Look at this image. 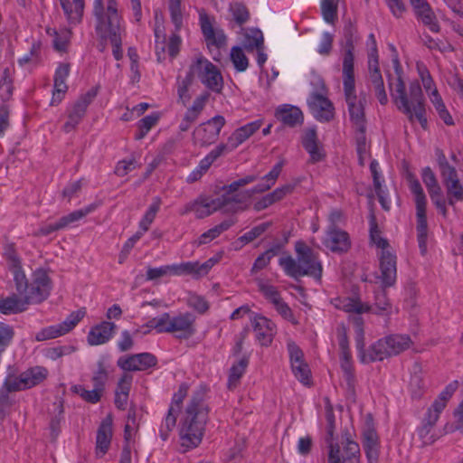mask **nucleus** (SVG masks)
Masks as SVG:
<instances>
[{
    "label": "nucleus",
    "instance_id": "5fc2aeb1",
    "mask_svg": "<svg viewBox=\"0 0 463 463\" xmlns=\"http://www.w3.org/2000/svg\"><path fill=\"white\" fill-rule=\"evenodd\" d=\"M373 313L380 316H388L392 312V305L384 289L375 292Z\"/></svg>",
    "mask_w": 463,
    "mask_h": 463
},
{
    "label": "nucleus",
    "instance_id": "5701e85b",
    "mask_svg": "<svg viewBox=\"0 0 463 463\" xmlns=\"http://www.w3.org/2000/svg\"><path fill=\"white\" fill-rule=\"evenodd\" d=\"M345 53L343 56V74H354V50L358 40L357 30L351 23L344 28Z\"/></svg>",
    "mask_w": 463,
    "mask_h": 463
},
{
    "label": "nucleus",
    "instance_id": "774afa93",
    "mask_svg": "<svg viewBox=\"0 0 463 463\" xmlns=\"http://www.w3.org/2000/svg\"><path fill=\"white\" fill-rule=\"evenodd\" d=\"M198 261H186L173 264L174 276H198Z\"/></svg>",
    "mask_w": 463,
    "mask_h": 463
},
{
    "label": "nucleus",
    "instance_id": "72a5a7b5",
    "mask_svg": "<svg viewBox=\"0 0 463 463\" xmlns=\"http://www.w3.org/2000/svg\"><path fill=\"white\" fill-rule=\"evenodd\" d=\"M276 118L283 124L289 127H294L298 124H301L303 121L302 111L291 105H282L276 109Z\"/></svg>",
    "mask_w": 463,
    "mask_h": 463
},
{
    "label": "nucleus",
    "instance_id": "c03bdc74",
    "mask_svg": "<svg viewBox=\"0 0 463 463\" xmlns=\"http://www.w3.org/2000/svg\"><path fill=\"white\" fill-rule=\"evenodd\" d=\"M243 47L247 52H252L264 44L262 32L258 28H248L243 33Z\"/></svg>",
    "mask_w": 463,
    "mask_h": 463
},
{
    "label": "nucleus",
    "instance_id": "c756f323",
    "mask_svg": "<svg viewBox=\"0 0 463 463\" xmlns=\"http://www.w3.org/2000/svg\"><path fill=\"white\" fill-rule=\"evenodd\" d=\"M112 419L107 416L102 420L96 437V455L103 457L109 450L112 439Z\"/></svg>",
    "mask_w": 463,
    "mask_h": 463
},
{
    "label": "nucleus",
    "instance_id": "b1692460",
    "mask_svg": "<svg viewBox=\"0 0 463 463\" xmlns=\"http://www.w3.org/2000/svg\"><path fill=\"white\" fill-rule=\"evenodd\" d=\"M27 390L22 373L19 375L8 373L0 387V411L12 404L11 392Z\"/></svg>",
    "mask_w": 463,
    "mask_h": 463
},
{
    "label": "nucleus",
    "instance_id": "6e6552de",
    "mask_svg": "<svg viewBox=\"0 0 463 463\" xmlns=\"http://www.w3.org/2000/svg\"><path fill=\"white\" fill-rule=\"evenodd\" d=\"M335 425L326 426V442L328 444L327 463H361L359 444L346 431L342 436V447L333 441Z\"/></svg>",
    "mask_w": 463,
    "mask_h": 463
},
{
    "label": "nucleus",
    "instance_id": "680f3d73",
    "mask_svg": "<svg viewBox=\"0 0 463 463\" xmlns=\"http://www.w3.org/2000/svg\"><path fill=\"white\" fill-rule=\"evenodd\" d=\"M421 179L430 195L441 191V188L438 184L436 175L434 172L430 169V167L427 166L422 169Z\"/></svg>",
    "mask_w": 463,
    "mask_h": 463
},
{
    "label": "nucleus",
    "instance_id": "bb28decb",
    "mask_svg": "<svg viewBox=\"0 0 463 463\" xmlns=\"http://www.w3.org/2000/svg\"><path fill=\"white\" fill-rule=\"evenodd\" d=\"M200 25L207 45L222 47L226 43V36L222 29L213 26V20L204 13L200 14Z\"/></svg>",
    "mask_w": 463,
    "mask_h": 463
},
{
    "label": "nucleus",
    "instance_id": "20e7f679",
    "mask_svg": "<svg viewBox=\"0 0 463 463\" xmlns=\"http://www.w3.org/2000/svg\"><path fill=\"white\" fill-rule=\"evenodd\" d=\"M357 325V339L358 357L361 363L370 364L375 361H383L385 358L397 355L407 350L411 344V340L407 335H391L379 339L373 344L367 350L364 346V330L363 320L361 317L355 320Z\"/></svg>",
    "mask_w": 463,
    "mask_h": 463
},
{
    "label": "nucleus",
    "instance_id": "1a4fd4ad",
    "mask_svg": "<svg viewBox=\"0 0 463 463\" xmlns=\"http://www.w3.org/2000/svg\"><path fill=\"white\" fill-rule=\"evenodd\" d=\"M372 242L381 250L380 269L381 280L384 288L391 287L396 280V256L392 253L388 241L382 238L375 223H372L370 229Z\"/></svg>",
    "mask_w": 463,
    "mask_h": 463
},
{
    "label": "nucleus",
    "instance_id": "79ce46f5",
    "mask_svg": "<svg viewBox=\"0 0 463 463\" xmlns=\"http://www.w3.org/2000/svg\"><path fill=\"white\" fill-rule=\"evenodd\" d=\"M284 161H279L272 169L262 177V182L257 184L253 188L254 193H264L269 190L277 182L282 168L284 166Z\"/></svg>",
    "mask_w": 463,
    "mask_h": 463
},
{
    "label": "nucleus",
    "instance_id": "3c124183",
    "mask_svg": "<svg viewBox=\"0 0 463 463\" xmlns=\"http://www.w3.org/2000/svg\"><path fill=\"white\" fill-rule=\"evenodd\" d=\"M168 9L171 22L175 26V31L179 32L184 25V7L181 0H169Z\"/></svg>",
    "mask_w": 463,
    "mask_h": 463
},
{
    "label": "nucleus",
    "instance_id": "8fccbe9b",
    "mask_svg": "<svg viewBox=\"0 0 463 463\" xmlns=\"http://www.w3.org/2000/svg\"><path fill=\"white\" fill-rule=\"evenodd\" d=\"M161 199L155 197L152 203L149 205L142 219L139 222V229L146 232L149 230L150 225L154 222L157 213L160 210Z\"/></svg>",
    "mask_w": 463,
    "mask_h": 463
},
{
    "label": "nucleus",
    "instance_id": "a19ab883",
    "mask_svg": "<svg viewBox=\"0 0 463 463\" xmlns=\"http://www.w3.org/2000/svg\"><path fill=\"white\" fill-rule=\"evenodd\" d=\"M27 389L41 384L49 375V371L43 366L30 367L22 373Z\"/></svg>",
    "mask_w": 463,
    "mask_h": 463
},
{
    "label": "nucleus",
    "instance_id": "f704fd0d",
    "mask_svg": "<svg viewBox=\"0 0 463 463\" xmlns=\"http://www.w3.org/2000/svg\"><path fill=\"white\" fill-rule=\"evenodd\" d=\"M154 34L157 60L162 61L165 59V32L163 16L157 11L155 12Z\"/></svg>",
    "mask_w": 463,
    "mask_h": 463
},
{
    "label": "nucleus",
    "instance_id": "e433bc0d",
    "mask_svg": "<svg viewBox=\"0 0 463 463\" xmlns=\"http://www.w3.org/2000/svg\"><path fill=\"white\" fill-rule=\"evenodd\" d=\"M304 148L310 155L313 162H318L323 158V153L318 146L317 132L314 128L307 129L302 139Z\"/></svg>",
    "mask_w": 463,
    "mask_h": 463
},
{
    "label": "nucleus",
    "instance_id": "aec40b11",
    "mask_svg": "<svg viewBox=\"0 0 463 463\" xmlns=\"http://www.w3.org/2000/svg\"><path fill=\"white\" fill-rule=\"evenodd\" d=\"M291 370L295 377L303 384L310 383V370L304 360V354L301 349L294 343L288 344Z\"/></svg>",
    "mask_w": 463,
    "mask_h": 463
},
{
    "label": "nucleus",
    "instance_id": "393cba45",
    "mask_svg": "<svg viewBox=\"0 0 463 463\" xmlns=\"http://www.w3.org/2000/svg\"><path fill=\"white\" fill-rule=\"evenodd\" d=\"M156 364V357L149 353H141L118 359V365L124 371H144Z\"/></svg>",
    "mask_w": 463,
    "mask_h": 463
},
{
    "label": "nucleus",
    "instance_id": "f03ea898",
    "mask_svg": "<svg viewBox=\"0 0 463 463\" xmlns=\"http://www.w3.org/2000/svg\"><path fill=\"white\" fill-rule=\"evenodd\" d=\"M92 13L95 18L97 34L109 40L112 45V54L117 61L123 57L122 39L126 34L123 18L118 12L116 0H94Z\"/></svg>",
    "mask_w": 463,
    "mask_h": 463
},
{
    "label": "nucleus",
    "instance_id": "a18cd8bd",
    "mask_svg": "<svg viewBox=\"0 0 463 463\" xmlns=\"http://www.w3.org/2000/svg\"><path fill=\"white\" fill-rule=\"evenodd\" d=\"M226 155V147L223 143L219 144L213 150H211L201 161L197 168L205 175L211 165L222 156Z\"/></svg>",
    "mask_w": 463,
    "mask_h": 463
},
{
    "label": "nucleus",
    "instance_id": "864d4df0",
    "mask_svg": "<svg viewBox=\"0 0 463 463\" xmlns=\"http://www.w3.org/2000/svg\"><path fill=\"white\" fill-rule=\"evenodd\" d=\"M230 60L236 71H245L249 67V59L240 46H233L230 52Z\"/></svg>",
    "mask_w": 463,
    "mask_h": 463
},
{
    "label": "nucleus",
    "instance_id": "9d476101",
    "mask_svg": "<svg viewBox=\"0 0 463 463\" xmlns=\"http://www.w3.org/2000/svg\"><path fill=\"white\" fill-rule=\"evenodd\" d=\"M409 188L414 196L416 205V230L419 248L421 254L427 251L428 223H427V199L419 180L410 175L408 176Z\"/></svg>",
    "mask_w": 463,
    "mask_h": 463
},
{
    "label": "nucleus",
    "instance_id": "c85d7f7f",
    "mask_svg": "<svg viewBox=\"0 0 463 463\" xmlns=\"http://www.w3.org/2000/svg\"><path fill=\"white\" fill-rule=\"evenodd\" d=\"M70 74V65L68 63H60L54 73V85L51 105H58L64 98L68 90L66 80Z\"/></svg>",
    "mask_w": 463,
    "mask_h": 463
},
{
    "label": "nucleus",
    "instance_id": "f3484780",
    "mask_svg": "<svg viewBox=\"0 0 463 463\" xmlns=\"http://www.w3.org/2000/svg\"><path fill=\"white\" fill-rule=\"evenodd\" d=\"M85 312L81 310L72 312L61 323L43 328L36 334L35 339L37 341H45L61 336L73 329L83 318Z\"/></svg>",
    "mask_w": 463,
    "mask_h": 463
},
{
    "label": "nucleus",
    "instance_id": "2f4dec72",
    "mask_svg": "<svg viewBox=\"0 0 463 463\" xmlns=\"http://www.w3.org/2000/svg\"><path fill=\"white\" fill-rule=\"evenodd\" d=\"M371 63V60H368L369 69V81L371 88L373 90L375 97L378 99L382 105H385L388 102V97L384 89L383 80L378 66V60L375 62Z\"/></svg>",
    "mask_w": 463,
    "mask_h": 463
},
{
    "label": "nucleus",
    "instance_id": "4468645a",
    "mask_svg": "<svg viewBox=\"0 0 463 463\" xmlns=\"http://www.w3.org/2000/svg\"><path fill=\"white\" fill-rule=\"evenodd\" d=\"M52 289L51 279L44 269H36L33 274V282L23 296L30 304H38L48 298Z\"/></svg>",
    "mask_w": 463,
    "mask_h": 463
},
{
    "label": "nucleus",
    "instance_id": "cd10ccee",
    "mask_svg": "<svg viewBox=\"0 0 463 463\" xmlns=\"http://www.w3.org/2000/svg\"><path fill=\"white\" fill-rule=\"evenodd\" d=\"M331 304L337 309L346 313L363 314L372 310V307L363 303L357 295L336 297L331 299Z\"/></svg>",
    "mask_w": 463,
    "mask_h": 463
},
{
    "label": "nucleus",
    "instance_id": "7c9ffc66",
    "mask_svg": "<svg viewBox=\"0 0 463 463\" xmlns=\"http://www.w3.org/2000/svg\"><path fill=\"white\" fill-rule=\"evenodd\" d=\"M116 325L112 322L103 321L90 330L87 341L90 345H99L107 343L114 335Z\"/></svg>",
    "mask_w": 463,
    "mask_h": 463
},
{
    "label": "nucleus",
    "instance_id": "7ed1b4c3",
    "mask_svg": "<svg viewBox=\"0 0 463 463\" xmlns=\"http://www.w3.org/2000/svg\"><path fill=\"white\" fill-rule=\"evenodd\" d=\"M394 62L397 78L389 83L393 102L397 109L405 114L411 122L417 120L425 128L427 127L426 109L420 85L418 81L414 80L410 83L409 90H407L398 71L399 62L397 60Z\"/></svg>",
    "mask_w": 463,
    "mask_h": 463
},
{
    "label": "nucleus",
    "instance_id": "a878e982",
    "mask_svg": "<svg viewBox=\"0 0 463 463\" xmlns=\"http://www.w3.org/2000/svg\"><path fill=\"white\" fill-rule=\"evenodd\" d=\"M261 126V120H255L235 129L228 137L227 143L224 144V146L226 147V154L236 149L240 145L257 132Z\"/></svg>",
    "mask_w": 463,
    "mask_h": 463
},
{
    "label": "nucleus",
    "instance_id": "2eb2a0df",
    "mask_svg": "<svg viewBox=\"0 0 463 463\" xmlns=\"http://www.w3.org/2000/svg\"><path fill=\"white\" fill-rule=\"evenodd\" d=\"M187 392V384L182 383L179 386L178 391L175 393H174L170 407L159 429V435L163 440H166L168 439L169 433L175 427L177 415L180 413L181 410V404L183 403L184 398L186 397Z\"/></svg>",
    "mask_w": 463,
    "mask_h": 463
},
{
    "label": "nucleus",
    "instance_id": "39448f33",
    "mask_svg": "<svg viewBox=\"0 0 463 463\" xmlns=\"http://www.w3.org/2000/svg\"><path fill=\"white\" fill-rule=\"evenodd\" d=\"M297 258L291 256L280 258L279 265L285 273L294 279L308 276L320 281L323 267L318 260L317 254L303 241H297L295 244Z\"/></svg>",
    "mask_w": 463,
    "mask_h": 463
},
{
    "label": "nucleus",
    "instance_id": "603ef678",
    "mask_svg": "<svg viewBox=\"0 0 463 463\" xmlns=\"http://www.w3.org/2000/svg\"><path fill=\"white\" fill-rule=\"evenodd\" d=\"M429 98H430L431 103L433 104L440 119H442L446 125H449V126L453 125L454 124L453 118H452L451 115L449 114V112L448 111V109L442 100V98L440 97L439 92L436 91L434 93H430Z\"/></svg>",
    "mask_w": 463,
    "mask_h": 463
},
{
    "label": "nucleus",
    "instance_id": "dca6fc26",
    "mask_svg": "<svg viewBox=\"0 0 463 463\" xmlns=\"http://www.w3.org/2000/svg\"><path fill=\"white\" fill-rule=\"evenodd\" d=\"M225 122L224 117L217 115L199 125L193 132L194 143L200 146L211 145L218 138Z\"/></svg>",
    "mask_w": 463,
    "mask_h": 463
},
{
    "label": "nucleus",
    "instance_id": "a211bd4d",
    "mask_svg": "<svg viewBox=\"0 0 463 463\" xmlns=\"http://www.w3.org/2000/svg\"><path fill=\"white\" fill-rule=\"evenodd\" d=\"M96 94L95 90H89L68 109V120L63 126L65 132H71L80 124Z\"/></svg>",
    "mask_w": 463,
    "mask_h": 463
},
{
    "label": "nucleus",
    "instance_id": "37998d69",
    "mask_svg": "<svg viewBox=\"0 0 463 463\" xmlns=\"http://www.w3.org/2000/svg\"><path fill=\"white\" fill-rule=\"evenodd\" d=\"M194 80V76L191 74V71L188 70L184 77H177L176 79V91L179 101L182 102L184 106H186L191 99V87Z\"/></svg>",
    "mask_w": 463,
    "mask_h": 463
},
{
    "label": "nucleus",
    "instance_id": "e2e57ef3",
    "mask_svg": "<svg viewBox=\"0 0 463 463\" xmlns=\"http://www.w3.org/2000/svg\"><path fill=\"white\" fill-rule=\"evenodd\" d=\"M279 247L276 246L260 254L255 260L253 266L251 268V271L257 272L266 268L269 264L271 259L279 253Z\"/></svg>",
    "mask_w": 463,
    "mask_h": 463
},
{
    "label": "nucleus",
    "instance_id": "0eeeda50",
    "mask_svg": "<svg viewBox=\"0 0 463 463\" xmlns=\"http://www.w3.org/2000/svg\"><path fill=\"white\" fill-rule=\"evenodd\" d=\"M240 210L239 200L234 196L222 194L219 197H213L206 194H200L193 201L185 203L180 210L181 215L194 213L195 218L204 219L213 213L222 211L223 213H236Z\"/></svg>",
    "mask_w": 463,
    "mask_h": 463
},
{
    "label": "nucleus",
    "instance_id": "338daca9",
    "mask_svg": "<svg viewBox=\"0 0 463 463\" xmlns=\"http://www.w3.org/2000/svg\"><path fill=\"white\" fill-rule=\"evenodd\" d=\"M146 280H156L164 277L174 276L173 264L160 267H148L146 269Z\"/></svg>",
    "mask_w": 463,
    "mask_h": 463
},
{
    "label": "nucleus",
    "instance_id": "412c9836",
    "mask_svg": "<svg viewBox=\"0 0 463 463\" xmlns=\"http://www.w3.org/2000/svg\"><path fill=\"white\" fill-rule=\"evenodd\" d=\"M326 248L334 253H345L351 248V239L345 231L334 226H328L323 241Z\"/></svg>",
    "mask_w": 463,
    "mask_h": 463
},
{
    "label": "nucleus",
    "instance_id": "052dcab7",
    "mask_svg": "<svg viewBox=\"0 0 463 463\" xmlns=\"http://www.w3.org/2000/svg\"><path fill=\"white\" fill-rule=\"evenodd\" d=\"M321 13L327 24H334L337 18V2L335 0H322Z\"/></svg>",
    "mask_w": 463,
    "mask_h": 463
},
{
    "label": "nucleus",
    "instance_id": "58836bf2",
    "mask_svg": "<svg viewBox=\"0 0 463 463\" xmlns=\"http://www.w3.org/2000/svg\"><path fill=\"white\" fill-rule=\"evenodd\" d=\"M233 223L234 222L232 220L222 222L221 223L202 233L199 238L194 241V244L197 247H200L202 245L210 243L218 238L222 232L229 230L233 225Z\"/></svg>",
    "mask_w": 463,
    "mask_h": 463
},
{
    "label": "nucleus",
    "instance_id": "423d86ee",
    "mask_svg": "<svg viewBox=\"0 0 463 463\" xmlns=\"http://www.w3.org/2000/svg\"><path fill=\"white\" fill-rule=\"evenodd\" d=\"M146 328L143 333L147 334L151 329L157 333H168L178 339H189L195 332V317L193 314L185 312L176 316H171L165 312L158 317L150 319L145 326Z\"/></svg>",
    "mask_w": 463,
    "mask_h": 463
},
{
    "label": "nucleus",
    "instance_id": "4d7b16f0",
    "mask_svg": "<svg viewBox=\"0 0 463 463\" xmlns=\"http://www.w3.org/2000/svg\"><path fill=\"white\" fill-rule=\"evenodd\" d=\"M47 33L52 36V44L56 51H66L70 40V32L68 30L57 32L55 29H48Z\"/></svg>",
    "mask_w": 463,
    "mask_h": 463
},
{
    "label": "nucleus",
    "instance_id": "6e6d98bb",
    "mask_svg": "<svg viewBox=\"0 0 463 463\" xmlns=\"http://www.w3.org/2000/svg\"><path fill=\"white\" fill-rule=\"evenodd\" d=\"M259 291L263 295V297L269 301L272 305L276 304L279 300L281 299L280 294L278 288L269 283L267 280L259 279L257 281Z\"/></svg>",
    "mask_w": 463,
    "mask_h": 463
},
{
    "label": "nucleus",
    "instance_id": "13d9d810",
    "mask_svg": "<svg viewBox=\"0 0 463 463\" xmlns=\"http://www.w3.org/2000/svg\"><path fill=\"white\" fill-rule=\"evenodd\" d=\"M95 207L93 205L87 206L84 209H80L77 211H74L65 216H62L58 222L60 223V227L62 229H65L69 227L71 224L80 221L83 217H85L87 214L90 213Z\"/></svg>",
    "mask_w": 463,
    "mask_h": 463
},
{
    "label": "nucleus",
    "instance_id": "4be33fe9",
    "mask_svg": "<svg viewBox=\"0 0 463 463\" xmlns=\"http://www.w3.org/2000/svg\"><path fill=\"white\" fill-rule=\"evenodd\" d=\"M251 326L256 335V338L261 345H269L277 333L276 325L266 317L254 314L250 317Z\"/></svg>",
    "mask_w": 463,
    "mask_h": 463
},
{
    "label": "nucleus",
    "instance_id": "ddd939ff",
    "mask_svg": "<svg viewBox=\"0 0 463 463\" xmlns=\"http://www.w3.org/2000/svg\"><path fill=\"white\" fill-rule=\"evenodd\" d=\"M362 444L368 463H377L380 454V438L373 417L368 414L361 430Z\"/></svg>",
    "mask_w": 463,
    "mask_h": 463
},
{
    "label": "nucleus",
    "instance_id": "0e129e2a",
    "mask_svg": "<svg viewBox=\"0 0 463 463\" xmlns=\"http://www.w3.org/2000/svg\"><path fill=\"white\" fill-rule=\"evenodd\" d=\"M14 328L13 326L0 322V353H3L13 342Z\"/></svg>",
    "mask_w": 463,
    "mask_h": 463
},
{
    "label": "nucleus",
    "instance_id": "473e14b6",
    "mask_svg": "<svg viewBox=\"0 0 463 463\" xmlns=\"http://www.w3.org/2000/svg\"><path fill=\"white\" fill-rule=\"evenodd\" d=\"M28 307V301L23 295L12 293L6 297H0V313L5 316L19 314Z\"/></svg>",
    "mask_w": 463,
    "mask_h": 463
},
{
    "label": "nucleus",
    "instance_id": "c9c22d12",
    "mask_svg": "<svg viewBox=\"0 0 463 463\" xmlns=\"http://www.w3.org/2000/svg\"><path fill=\"white\" fill-rule=\"evenodd\" d=\"M449 197V203L453 205L455 202L463 201V184L459 183L457 171L451 175L443 176Z\"/></svg>",
    "mask_w": 463,
    "mask_h": 463
},
{
    "label": "nucleus",
    "instance_id": "ea45409f",
    "mask_svg": "<svg viewBox=\"0 0 463 463\" xmlns=\"http://www.w3.org/2000/svg\"><path fill=\"white\" fill-rule=\"evenodd\" d=\"M418 22L421 23L424 26L429 28L432 33H439L440 26L432 7L429 4L414 13Z\"/></svg>",
    "mask_w": 463,
    "mask_h": 463
},
{
    "label": "nucleus",
    "instance_id": "9b49d317",
    "mask_svg": "<svg viewBox=\"0 0 463 463\" xmlns=\"http://www.w3.org/2000/svg\"><path fill=\"white\" fill-rule=\"evenodd\" d=\"M189 71L194 78L197 77L213 92L220 93L223 89V78L220 70L207 58L202 55L196 57L190 64Z\"/></svg>",
    "mask_w": 463,
    "mask_h": 463
},
{
    "label": "nucleus",
    "instance_id": "09e8293b",
    "mask_svg": "<svg viewBox=\"0 0 463 463\" xmlns=\"http://www.w3.org/2000/svg\"><path fill=\"white\" fill-rule=\"evenodd\" d=\"M108 378L109 365L104 358H100L97 362V369L93 372L91 378L93 387H98L104 391Z\"/></svg>",
    "mask_w": 463,
    "mask_h": 463
},
{
    "label": "nucleus",
    "instance_id": "bf43d9fd",
    "mask_svg": "<svg viewBox=\"0 0 463 463\" xmlns=\"http://www.w3.org/2000/svg\"><path fill=\"white\" fill-rule=\"evenodd\" d=\"M95 207L93 205L87 206L84 209H80L77 211H74L65 216H62L58 222L60 223V227L62 229H65L69 227L71 224L80 221L83 217H85L87 214L90 213Z\"/></svg>",
    "mask_w": 463,
    "mask_h": 463
},
{
    "label": "nucleus",
    "instance_id": "69168bd1",
    "mask_svg": "<svg viewBox=\"0 0 463 463\" xmlns=\"http://www.w3.org/2000/svg\"><path fill=\"white\" fill-rule=\"evenodd\" d=\"M74 392L79 394L84 401L97 403L101 397L102 390L98 387H93L92 390H87L82 385H76L73 387Z\"/></svg>",
    "mask_w": 463,
    "mask_h": 463
},
{
    "label": "nucleus",
    "instance_id": "de8ad7c7",
    "mask_svg": "<svg viewBox=\"0 0 463 463\" xmlns=\"http://www.w3.org/2000/svg\"><path fill=\"white\" fill-rule=\"evenodd\" d=\"M249 360L245 357L241 358L238 363L234 364L229 373L228 377V388L234 389L240 383L241 378L244 374L246 368L248 366Z\"/></svg>",
    "mask_w": 463,
    "mask_h": 463
},
{
    "label": "nucleus",
    "instance_id": "6ab92c4d",
    "mask_svg": "<svg viewBox=\"0 0 463 463\" xmlns=\"http://www.w3.org/2000/svg\"><path fill=\"white\" fill-rule=\"evenodd\" d=\"M307 104L312 115L318 121L328 122L334 118V106L326 94L312 92L307 99Z\"/></svg>",
    "mask_w": 463,
    "mask_h": 463
},
{
    "label": "nucleus",
    "instance_id": "49530a36",
    "mask_svg": "<svg viewBox=\"0 0 463 463\" xmlns=\"http://www.w3.org/2000/svg\"><path fill=\"white\" fill-rule=\"evenodd\" d=\"M226 155V147L223 143L219 144L213 150H211L201 161L197 168L205 175L211 165L222 156Z\"/></svg>",
    "mask_w": 463,
    "mask_h": 463
},
{
    "label": "nucleus",
    "instance_id": "f257e3e1",
    "mask_svg": "<svg viewBox=\"0 0 463 463\" xmlns=\"http://www.w3.org/2000/svg\"><path fill=\"white\" fill-rule=\"evenodd\" d=\"M204 396V388L194 391L181 413L179 438L183 451L198 447L203 440L209 414Z\"/></svg>",
    "mask_w": 463,
    "mask_h": 463
},
{
    "label": "nucleus",
    "instance_id": "f8f14e48",
    "mask_svg": "<svg viewBox=\"0 0 463 463\" xmlns=\"http://www.w3.org/2000/svg\"><path fill=\"white\" fill-rule=\"evenodd\" d=\"M344 92L350 119L361 132L364 131V99L357 97L354 87V73L343 74Z\"/></svg>",
    "mask_w": 463,
    "mask_h": 463
},
{
    "label": "nucleus",
    "instance_id": "4c0bfd02",
    "mask_svg": "<svg viewBox=\"0 0 463 463\" xmlns=\"http://www.w3.org/2000/svg\"><path fill=\"white\" fill-rule=\"evenodd\" d=\"M67 19L71 24L81 20L84 11V0H59Z\"/></svg>",
    "mask_w": 463,
    "mask_h": 463
}]
</instances>
